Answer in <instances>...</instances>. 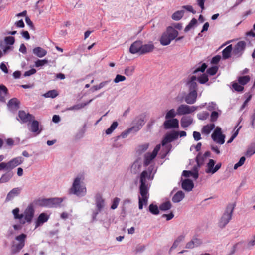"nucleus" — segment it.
Wrapping results in <instances>:
<instances>
[{"instance_id":"obj_1","label":"nucleus","mask_w":255,"mask_h":255,"mask_svg":"<svg viewBox=\"0 0 255 255\" xmlns=\"http://www.w3.org/2000/svg\"><path fill=\"white\" fill-rule=\"evenodd\" d=\"M84 179L82 175L77 177L70 189V193L78 196H84L87 192L86 188L84 185L81 184V181Z\"/></svg>"},{"instance_id":"obj_2","label":"nucleus","mask_w":255,"mask_h":255,"mask_svg":"<svg viewBox=\"0 0 255 255\" xmlns=\"http://www.w3.org/2000/svg\"><path fill=\"white\" fill-rule=\"evenodd\" d=\"M178 32L176 29L171 26L168 27L160 38V44L163 46L169 45L171 41L178 36Z\"/></svg>"},{"instance_id":"obj_3","label":"nucleus","mask_w":255,"mask_h":255,"mask_svg":"<svg viewBox=\"0 0 255 255\" xmlns=\"http://www.w3.org/2000/svg\"><path fill=\"white\" fill-rule=\"evenodd\" d=\"M234 209V204H229L227 206L224 214L218 222V226L220 228H224L231 220Z\"/></svg>"},{"instance_id":"obj_4","label":"nucleus","mask_w":255,"mask_h":255,"mask_svg":"<svg viewBox=\"0 0 255 255\" xmlns=\"http://www.w3.org/2000/svg\"><path fill=\"white\" fill-rule=\"evenodd\" d=\"M23 161V159L21 157H15L8 162L0 163V171L5 170L10 171L15 167L21 164Z\"/></svg>"},{"instance_id":"obj_5","label":"nucleus","mask_w":255,"mask_h":255,"mask_svg":"<svg viewBox=\"0 0 255 255\" xmlns=\"http://www.w3.org/2000/svg\"><path fill=\"white\" fill-rule=\"evenodd\" d=\"M148 176V172L146 170L143 171L140 177V185L139 186V193L141 196V197L149 196L148 192V187L146 183V177Z\"/></svg>"},{"instance_id":"obj_6","label":"nucleus","mask_w":255,"mask_h":255,"mask_svg":"<svg viewBox=\"0 0 255 255\" xmlns=\"http://www.w3.org/2000/svg\"><path fill=\"white\" fill-rule=\"evenodd\" d=\"M26 235L21 234L16 237L15 239L18 241V243L14 244L11 247V253L15 254L18 253L24 246Z\"/></svg>"},{"instance_id":"obj_7","label":"nucleus","mask_w":255,"mask_h":255,"mask_svg":"<svg viewBox=\"0 0 255 255\" xmlns=\"http://www.w3.org/2000/svg\"><path fill=\"white\" fill-rule=\"evenodd\" d=\"M35 210L32 203L30 204L25 210L23 214L24 221H21V223L24 224L26 222L30 223L34 217Z\"/></svg>"},{"instance_id":"obj_8","label":"nucleus","mask_w":255,"mask_h":255,"mask_svg":"<svg viewBox=\"0 0 255 255\" xmlns=\"http://www.w3.org/2000/svg\"><path fill=\"white\" fill-rule=\"evenodd\" d=\"M95 198L96 209L93 213V218L96 217L98 214L102 211L105 206V200L101 194H97Z\"/></svg>"},{"instance_id":"obj_9","label":"nucleus","mask_w":255,"mask_h":255,"mask_svg":"<svg viewBox=\"0 0 255 255\" xmlns=\"http://www.w3.org/2000/svg\"><path fill=\"white\" fill-rule=\"evenodd\" d=\"M212 138L214 142L219 144H223L225 142V135L223 134L221 128L217 127L211 135Z\"/></svg>"},{"instance_id":"obj_10","label":"nucleus","mask_w":255,"mask_h":255,"mask_svg":"<svg viewBox=\"0 0 255 255\" xmlns=\"http://www.w3.org/2000/svg\"><path fill=\"white\" fill-rule=\"evenodd\" d=\"M197 110V107L192 106H190L186 104H181L177 109L178 115H184L191 114Z\"/></svg>"},{"instance_id":"obj_11","label":"nucleus","mask_w":255,"mask_h":255,"mask_svg":"<svg viewBox=\"0 0 255 255\" xmlns=\"http://www.w3.org/2000/svg\"><path fill=\"white\" fill-rule=\"evenodd\" d=\"M160 148V145L158 144L155 146L152 153H147L145 154L144 160V165L145 166H148L151 161L156 157Z\"/></svg>"},{"instance_id":"obj_12","label":"nucleus","mask_w":255,"mask_h":255,"mask_svg":"<svg viewBox=\"0 0 255 255\" xmlns=\"http://www.w3.org/2000/svg\"><path fill=\"white\" fill-rule=\"evenodd\" d=\"M178 131H172L170 133L166 134L162 141V145L163 146H164L167 143L171 142L172 141L175 140H176L178 138Z\"/></svg>"},{"instance_id":"obj_13","label":"nucleus","mask_w":255,"mask_h":255,"mask_svg":"<svg viewBox=\"0 0 255 255\" xmlns=\"http://www.w3.org/2000/svg\"><path fill=\"white\" fill-rule=\"evenodd\" d=\"M246 46V43L243 41L238 42L233 49V53L237 57L240 56L243 53Z\"/></svg>"},{"instance_id":"obj_14","label":"nucleus","mask_w":255,"mask_h":255,"mask_svg":"<svg viewBox=\"0 0 255 255\" xmlns=\"http://www.w3.org/2000/svg\"><path fill=\"white\" fill-rule=\"evenodd\" d=\"M163 126L165 129L178 128L179 121L177 119H166L163 123Z\"/></svg>"},{"instance_id":"obj_15","label":"nucleus","mask_w":255,"mask_h":255,"mask_svg":"<svg viewBox=\"0 0 255 255\" xmlns=\"http://www.w3.org/2000/svg\"><path fill=\"white\" fill-rule=\"evenodd\" d=\"M142 47V41L137 40L134 42L129 48V52L132 54H139L140 55V51Z\"/></svg>"},{"instance_id":"obj_16","label":"nucleus","mask_w":255,"mask_h":255,"mask_svg":"<svg viewBox=\"0 0 255 255\" xmlns=\"http://www.w3.org/2000/svg\"><path fill=\"white\" fill-rule=\"evenodd\" d=\"M197 91H189V93L185 97L184 100L186 103L193 104L196 101Z\"/></svg>"},{"instance_id":"obj_17","label":"nucleus","mask_w":255,"mask_h":255,"mask_svg":"<svg viewBox=\"0 0 255 255\" xmlns=\"http://www.w3.org/2000/svg\"><path fill=\"white\" fill-rule=\"evenodd\" d=\"M18 116L23 123L30 122L34 119V117L32 115L29 113H26V112L23 110L19 111Z\"/></svg>"},{"instance_id":"obj_18","label":"nucleus","mask_w":255,"mask_h":255,"mask_svg":"<svg viewBox=\"0 0 255 255\" xmlns=\"http://www.w3.org/2000/svg\"><path fill=\"white\" fill-rule=\"evenodd\" d=\"M49 218V215H48L47 213H41L38 217L37 219L35 222V228L46 222L48 220Z\"/></svg>"},{"instance_id":"obj_19","label":"nucleus","mask_w":255,"mask_h":255,"mask_svg":"<svg viewBox=\"0 0 255 255\" xmlns=\"http://www.w3.org/2000/svg\"><path fill=\"white\" fill-rule=\"evenodd\" d=\"M155 47L152 42H150L148 44H143L142 43V47L140 51V55H143L148 53L151 52L154 50Z\"/></svg>"},{"instance_id":"obj_20","label":"nucleus","mask_w":255,"mask_h":255,"mask_svg":"<svg viewBox=\"0 0 255 255\" xmlns=\"http://www.w3.org/2000/svg\"><path fill=\"white\" fill-rule=\"evenodd\" d=\"M21 188H14L12 189L7 195L6 201L8 202L12 200L16 196H17L20 193Z\"/></svg>"},{"instance_id":"obj_21","label":"nucleus","mask_w":255,"mask_h":255,"mask_svg":"<svg viewBox=\"0 0 255 255\" xmlns=\"http://www.w3.org/2000/svg\"><path fill=\"white\" fill-rule=\"evenodd\" d=\"M197 78L195 76H192L187 82L189 91H197V84L196 82Z\"/></svg>"},{"instance_id":"obj_22","label":"nucleus","mask_w":255,"mask_h":255,"mask_svg":"<svg viewBox=\"0 0 255 255\" xmlns=\"http://www.w3.org/2000/svg\"><path fill=\"white\" fill-rule=\"evenodd\" d=\"M194 187V184L192 180L190 179H185L182 183V188L187 191H190Z\"/></svg>"},{"instance_id":"obj_23","label":"nucleus","mask_w":255,"mask_h":255,"mask_svg":"<svg viewBox=\"0 0 255 255\" xmlns=\"http://www.w3.org/2000/svg\"><path fill=\"white\" fill-rule=\"evenodd\" d=\"M62 201L63 199L61 198H49V208L56 207L59 206Z\"/></svg>"},{"instance_id":"obj_24","label":"nucleus","mask_w":255,"mask_h":255,"mask_svg":"<svg viewBox=\"0 0 255 255\" xmlns=\"http://www.w3.org/2000/svg\"><path fill=\"white\" fill-rule=\"evenodd\" d=\"M93 99H92L87 102L75 105L73 106L67 108L66 109V110L67 111L79 110L80 109H81L84 108L86 106H87L89 103H90L93 101Z\"/></svg>"},{"instance_id":"obj_25","label":"nucleus","mask_w":255,"mask_h":255,"mask_svg":"<svg viewBox=\"0 0 255 255\" xmlns=\"http://www.w3.org/2000/svg\"><path fill=\"white\" fill-rule=\"evenodd\" d=\"M33 53L39 57H43L45 56L47 54V51L43 48L37 47L33 49Z\"/></svg>"},{"instance_id":"obj_26","label":"nucleus","mask_w":255,"mask_h":255,"mask_svg":"<svg viewBox=\"0 0 255 255\" xmlns=\"http://www.w3.org/2000/svg\"><path fill=\"white\" fill-rule=\"evenodd\" d=\"M192 122V118L190 117H184L181 119V125L183 128L188 127Z\"/></svg>"},{"instance_id":"obj_27","label":"nucleus","mask_w":255,"mask_h":255,"mask_svg":"<svg viewBox=\"0 0 255 255\" xmlns=\"http://www.w3.org/2000/svg\"><path fill=\"white\" fill-rule=\"evenodd\" d=\"M7 171V172L3 174L0 178V183H3L9 181L13 176V173Z\"/></svg>"},{"instance_id":"obj_28","label":"nucleus","mask_w":255,"mask_h":255,"mask_svg":"<svg viewBox=\"0 0 255 255\" xmlns=\"http://www.w3.org/2000/svg\"><path fill=\"white\" fill-rule=\"evenodd\" d=\"M233 50V47L232 45H230L226 47L223 51H222V56L223 58L224 59H228L231 57V53L232 51Z\"/></svg>"},{"instance_id":"obj_29","label":"nucleus","mask_w":255,"mask_h":255,"mask_svg":"<svg viewBox=\"0 0 255 255\" xmlns=\"http://www.w3.org/2000/svg\"><path fill=\"white\" fill-rule=\"evenodd\" d=\"M8 93L7 87L3 85H0V101L3 102L5 100V97Z\"/></svg>"},{"instance_id":"obj_30","label":"nucleus","mask_w":255,"mask_h":255,"mask_svg":"<svg viewBox=\"0 0 255 255\" xmlns=\"http://www.w3.org/2000/svg\"><path fill=\"white\" fill-rule=\"evenodd\" d=\"M184 197V193L182 191H179L173 196L172 201L174 203L179 202Z\"/></svg>"},{"instance_id":"obj_31","label":"nucleus","mask_w":255,"mask_h":255,"mask_svg":"<svg viewBox=\"0 0 255 255\" xmlns=\"http://www.w3.org/2000/svg\"><path fill=\"white\" fill-rule=\"evenodd\" d=\"M39 123L37 120H33L31 125V131L39 134L41 130L39 129Z\"/></svg>"},{"instance_id":"obj_32","label":"nucleus","mask_w":255,"mask_h":255,"mask_svg":"<svg viewBox=\"0 0 255 255\" xmlns=\"http://www.w3.org/2000/svg\"><path fill=\"white\" fill-rule=\"evenodd\" d=\"M34 203L36 205L40 206L49 207V198L39 199L34 201Z\"/></svg>"},{"instance_id":"obj_33","label":"nucleus","mask_w":255,"mask_h":255,"mask_svg":"<svg viewBox=\"0 0 255 255\" xmlns=\"http://www.w3.org/2000/svg\"><path fill=\"white\" fill-rule=\"evenodd\" d=\"M19 101L16 98H12L10 99L8 102V106L13 109H16L19 108Z\"/></svg>"},{"instance_id":"obj_34","label":"nucleus","mask_w":255,"mask_h":255,"mask_svg":"<svg viewBox=\"0 0 255 255\" xmlns=\"http://www.w3.org/2000/svg\"><path fill=\"white\" fill-rule=\"evenodd\" d=\"M148 198L149 196L143 197H138V207L140 210L143 209V204L145 205L147 204Z\"/></svg>"},{"instance_id":"obj_35","label":"nucleus","mask_w":255,"mask_h":255,"mask_svg":"<svg viewBox=\"0 0 255 255\" xmlns=\"http://www.w3.org/2000/svg\"><path fill=\"white\" fill-rule=\"evenodd\" d=\"M184 14V10H179L174 12L172 15V18L174 20H179L183 16Z\"/></svg>"},{"instance_id":"obj_36","label":"nucleus","mask_w":255,"mask_h":255,"mask_svg":"<svg viewBox=\"0 0 255 255\" xmlns=\"http://www.w3.org/2000/svg\"><path fill=\"white\" fill-rule=\"evenodd\" d=\"M215 125L213 124L206 125L203 127L202 131L205 134H208L210 133L211 130L213 129Z\"/></svg>"},{"instance_id":"obj_37","label":"nucleus","mask_w":255,"mask_h":255,"mask_svg":"<svg viewBox=\"0 0 255 255\" xmlns=\"http://www.w3.org/2000/svg\"><path fill=\"white\" fill-rule=\"evenodd\" d=\"M250 77L248 75L240 76L238 78V81L239 83L242 85H244L249 82Z\"/></svg>"},{"instance_id":"obj_38","label":"nucleus","mask_w":255,"mask_h":255,"mask_svg":"<svg viewBox=\"0 0 255 255\" xmlns=\"http://www.w3.org/2000/svg\"><path fill=\"white\" fill-rule=\"evenodd\" d=\"M149 212L153 215H158L159 213V210L157 205L151 204L149 206Z\"/></svg>"},{"instance_id":"obj_39","label":"nucleus","mask_w":255,"mask_h":255,"mask_svg":"<svg viewBox=\"0 0 255 255\" xmlns=\"http://www.w3.org/2000/svg\"><path fill=\"white\" fill-rule=\"evenodd\" d=\"M215 165V161L213 159H210L208 163L207 164V168L206 170V172L207 173L213 174V170L214 169V166Z\"/></svg>"},{"instance_id":"obj_40","label":"nucleus","mask_w":255,"mask_h":255,"mask_svg":"<svg viewBox=\"0 0 255 255\" xmlns=\"http://www.w3.org/2000/svg\"><path fill=\"white\" fill-rule=\"evenodd\" d=\"M199 244L200 241L198 239H194L186 244V248L188 249H192Z\"/></svg>"},{"instance_id":"obj_41","label":"nucleus","mask_w":255,"mask_h":255,"mask_svg":"<svg viewBox=\"0 0 255 255\" xmlns=\"http://www.w3.org/2000/svg\"><path fill=\"white\" fill-rule=\"evenodd\" d=\"M177 115L174 109H170L168 111L165 115V119H175L174 117Z\"/></svg>"},{"instance_id":"obj_42","label":"nucleus","mask_w":255,"mask_h":255,"mask_svg":"<svg viewBox=\"0 0 255 255\" xmlns=\"http://www.w3.org/2000/svg\"><path fill=\"white\" fill-rule=\"evenodd\" d=\"M118 125V123L117 122H114L111 126L106 130V134L107 135L111 134L113 131L116 129Z\"/></svg>"},{"instance_id":"obj_43","label":"nucleus","mask_w":255,"mask_h":255,"mask_svg":"<svg viewBox=\"0 0 255 255\" xmlns=\"http://www.w3.org/2000/svg\"><path fill=\"white\" fill-rule=\"evenodd\" d=\"M135 121H136L137 126H134L135 127L134 129H135L136 131H138L144 125V120L142 118H137L135 119Z\"/></svg>"},{"instance_id":"obj_44","label":"nucleus","mask_w":255,"mask_h":255,"mask_svg":"<svg viewBox=\"0 0 255 255\" xmlns=\"http://www.w3.org/2000/svg\"><path fill=\"white\" fill-rule=\"evenodd\" d=\"M171 207V204L169 201L165 202L159 206V208L162 211H166L170 209Z\"/></svg>"},{"instance_id":"obj_45","label":"nucleus","mask_w":255,"mask_h":255,"mask_svg":"<svg viewBox=\"0 0 255 255\" xmlns=\"http://www.w3.org/2000/svg\"><path fill=\"white\" fill-rule=\"evenodd\" d=\"M58 95L57 92L55 90H50L46 92L44 94V96L47 98L51 97L54 98Z\"/></svg>"},{"instance_id":"obj_46","label":"nucleus","mask_w":255,"mask_h":255,"mask_svg":"<svg viewBox=\"0 0 255 255\" xmlns=\"http://www.w3.org/2000/svg\"><path fill=\"white\" fill-rule=\"evenodd\" d=\"M204 157L201 154L199 153L196 156V160L197 163V165L199 167L201 166L203 163L204 161Z\"/></svg>"},{"instance_id":"obj_47","label":"nucleus","mask_w":255,"mask_h":255,"mask_svg":"<svg viewBox=\"0 0 255 255\" xmlns=\"http://www.w3.org/2000/svg\"><path fill=\"white\" fill-rule=\"evenodd\" d=\"M19 209L18 208H16L12 210V213L14 215V217L15 219H19L21 220L23 218V214H19Z\"/></svg>"},{"instance_id":"obj_48","label":"nucleus","mask_w":255,"mask_h":255,"mask_svg":"<svg viewBox=\"0 0 255 255\" xmlns=\"http://www.w3.org/2000/svg\"><path fill=\"white\" fill-rule=\"evenodd\" d=\"M255 153V143L252 145L247 150L246 155L247 156H251Z\"/></svg>"},{"instance_id":"obj_49","label":"nucleus","mask_w":255,"mask_h":255,"mask_svg":"<svg viewBox=\"0 0 255 255\" xmlns=\"http://www.w3.org/2000/svg\"><path fill=\"white\" fill-rule=\"evenodd\" d=\"M218 67L216 66H212L207 70V73L210 75H214L216 74Z\"/></svg>"},{"instance_id":"obj_50","label":"nucleus","mask_w":255,"mask_h":255,"mask_svg":"<svg viewBox=\"0 0 255 255\" xmlns=\"http://www.w3.org/2000/svg\"><path fill=\"white\" fill-rule=\"evenodd\" d=\"M197 22L196 19L193 18L189 23L186 26L185 28V31L187 32L189 31L194 25H195Z\"/></svg>"},{"instance_id":"obj_51","label":"nucleus","mask_w":255,"mask_h":255,"mask_svg":"<svg viewBox=\"0 0 255 255\" xmlns=\"http://www.w3.org/2000/svg\"><path fill=\"white\" fill-rule=\"evenodd\" d=\"M209 114L207 112H203L197 114V117L199 119L201 120H205L207 119Z\"/></svg>"},{"instance_id":"obj_52","label":"nucleus","mask_w":255,"mask_h":255,"mask_svg":"<svg viewBox=\"0 0 255 255\" xmlns=\"http://www.w3.org/2000/svg\"><path fill=\"white\" fill-rule=\"evenodd\" d=\"M209 79L208 76L205 74H202L198 77V80L201 84H204L208 81Z\"/></svg>"},{"instance_id":"obj_53","label":"nucleus","mask_w":255,"mask_h":255,"mask_svg":"<svg viewBox=\"0 0 255 255\" xmlns=\"http://www.w3.org/2000/svg\"><path fill=\"white\" fill-rule=\"evenodd\" d=\"M233 88L237 92H242L244 90V87L241 85H239L238 83L234 82L232 84Z\"/></svg>"},{"instance_id":"obj_54","label":"nucleus","mask_w":255,"mask_h":255,"mask_svg":"<svg viewBox=\"0 0 255 255\" xmlns=\"http://www.w3.org/2000/svg\"><path fill=\"white\" fill-rule=\"evenodd\" d=\"M48 63V60L46 59H43V60H37L35 63V65L36 67H38L40 66H43L45 64H46Z\"/></svg>"},{"instance_id":"obj_55","label":"nucleus","mask_w":255,"mask_h":255,"mask_svg":"<svg viewBox=\"0 0 255 255\" xmlns=\"http://www.w3.org/2000/svg\"><path fill=\"white\" fill-rule=\"evenodd\" d=\"M246 158L244 156L242 157L238 162L234 165V169H237L238 167L243 165L245 161Z\"/></svg>"},{"instance_id":"obj_56","label":"nucleus","mask_w":255,"mask_h":255,"mask_svg":"<svg viewBox=\"0 0 255 255\" xmlns=\"http://www.w3.org/2000/svg\"><path fill=\"white\" fill-rule=\"evenodd\" d=\"M120 201V198L118 197H115L113 199L112 205L111 206V208L113 210L116 209L119 205Z\"/></svg>"},{"instance_id":"obj_57","label":"nucleus","mask_w":255,"mask_h":255,"mask_svg":"<svg viewBox=\"0 0 255 255\" xmlns=\"http://www.w3.org/2000/svg\"><path fill=\"white\" fill-rule=\"evenodd\" d=\"M207 68V65L205 63H203L202 64L200 67L197 68L193 72V74H195L199 71H201L202 72H204L206 68Z\"/></svg>"},{"instance_id":"obj_58","label":"nucleus","mask_w":255,"mask_h":255,"mask_svg":"<svg viewBox=\"0 0 255 255\" xmlns=\"http://www.w3.org/2000/svg\"><path fill=\"white\" fill-rule=\"evenodd\" d=\"M5 42L9 45H13L15 42V39L13 37L8 36L5 38Z\"/></svg>"},{"instance_id":"obj_59","label":"nucleus","mask_w":255,"mask_h":255,"mask_svg":"<svg viewBox=\"0 0 255 255\" xmlns=\"http://www.w3.org/2000/svg\"><path fill=\"white\" fill-rule=\"evenodd\" d=\"M218 113L216 111H213L211 113V116H210V120L211 122H215L216 121L218 118Z\"/></svg>"},{"instance_id":"obj_60","label":"nucleus","mask_w":255,"mask_h":255,"mask_svg":"<svg viewBox=\"0 0 255 255\" xmlns=\"http://www.w3.org/2000/svg\"><path fill=\"white\" fill-rule=\"evenodd\" d=\"M126 79V77L124 76L121 75H117L115 78L114 80L115 83H118L119 82L123 81Z\"/></svg>"},{"instance_id":"obj_61","label":"nucleus","mask_w":255,"mask_h":255,"mask_svg":"<svg viewBox=\"0 0 255 255\" xmlns=\"http://www.w3.org/2000/svg\"><path fill=\"white\" fill-rule=\"evenodd\" d=\"M134 71L133 67H128L125 69L124 73L128 76L131 75Z\"/></svg>"},{"instance_id":"obj_62","label":"nucleus","mask_w":255,"mask_h":255,"mask_svg":"<svg viewBox=\"0 0 255 255\" xmlns=\"http://www.w3.org/2000/svg\"><path fill=\"white\" fill-rule=\"evenodd\" d=\"M134 128L135 127H131V128L128 129V130H127L126 131L124 132H122V134H121V136L123 137V138H126L128 135L133 129H134Z\"/></svg>"},{"instance_id":"obj_63","label":"nucleus","mask_w":255,"mask_h":255,"mask_svg":"<svg viewBox=\"0 0 255 255\" xmlns=\"http://www.w3.org/2000/svg\"><path fill=\"white\" fill-rule=\"evenodd\" d=\"M36 72V70L34 68H32L30 70L26 71L24 74V76H25V77L29 76L31 75L35 74Z\"/></svg>"},{"instance_id":"obj_64","label":"nucleus","mask_w":255,"mask_h":255,"mask_svg":"<svg viewBox=\"0 0 255 255\" xmlns=\"http://www.w3.org/2000/svg\"><path fill=\"white\" fill-rule=\"evenodd\" d=\"M205 0H197V3L198 5L201 8V11H202L204 9V3Z\"/></svg>"}]
</instances>
